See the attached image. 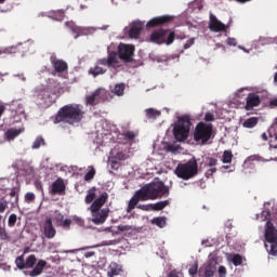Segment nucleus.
Instances as JSON below:
<instances>
[{
	"label": "nucleus",
	"instance_id": "6",
	"mask_svg": "<svg viewBox=\"0 0 277 277\" xmlns=\"http://www.w3.org/2000/svg\"><path fill=\"white\" fill-rule=\"evenodd\" d=\"M175 174L179 179L188 181L198 174V161L192 157L186 163H179L175 168Z\"/></svg>",
	"mask_w": 277,
	"mask_h": 277
},
{
	"label": "nucleus",
	"instance_id": "7",
	"mask_svg": "<svg viewBox=\"0 0 277 277\" xmlns=\"http://www.w3.org/2000/svg\"><path fill=\"white\" fill-rule=\"evenodd\" d=\"M190 118L189 116H182L179 118L173 127V135L177 142H185L190 132Z\"/></svg>",
	"mask_w": 277,
	"mask_h": 277
},
{
	"label": "nucleus",
	"instance_id": "39",
	"mask_svg": "<svg viewBox=\"0 0 277 277\" xmlns=\"http://www.w3.org/2000/svg\"><path fill=\"white\" fill-rule=\"evenodd\" d=\"M72 221L78 224V226H84L85 222L79 215H72Z\"/></svg>",
	"mask_w": 277,
	"mask_h": 277
},
{
	"label": "nucleus",
	"instance_id": "27",
	"mask_svg": "<svg viewBox=\"0 0 277 277\" xmlns=\"http://www.w3.org/2000/svg\"><path fill=\"white\" fill-rule=\"evenodd\" d=\"M168 205H170V200H160L159 202H154L151 209L154 211H162Z\"/></svg>",
	"mask_w": 277,
	"mask_h": 277
},
{
	"label": "nucleus",
	"instance_id": "34",
	"mask_svg": "<svg viewBox=\"0 0 277 277\" xmlns=\"http://www.w3.org/2000/svg\"><path fill=\"white\" fill-rule=\"evenodd\" d=\"M96 174V170L93 166L90 167V170L85 173L84 180L92 181Z\"/></svg>",
	"mask_w": 277,
	"mask_h": 277
},
{
	"label": "nucleus",
	"instance_id": "17",
	"mask_svg": "<svg viewBox=\"0 0 277 277\" xmlns=\"http://www.w3.org/2000/svg\"><path fill=\"white\" fill-rule=\"evenodd\" d=\"M66 192V185L64 183V179H56V181H54L52 183V186L50 187V194H52L53 196L55 195H64Z\"/></svg>",
	"mask_w": 277,
	"mask_h": 277
},
{
	"label": "nucleus",
	"instance_id": "38",
	"mask_svg": "<svg viewBox=\"0 0 277 277\" xmlns=\"http://www.w3.org/2000/svg\"><path fill=\"white\" fill-rule=\"evenodd\" d=\"M25 200L26 202H34V200H36V194H34V192H27L25 194Z\"/></svg>",
	"mask_w": 277,
	"mask_h": 277
},
{
	"label": "nucleus",
	"instance_id": "9",
	"mask_svg": "<svg viewBox=\"0 0 277 277\" xmlns=\"http://www.w3.org/2000/svg\"><path fill=\"white\" fill-rule=\"evenodd\" d=\"M264 237L271 243L269 254L277 255V228L271 220L266 222Z\"/></svg>",
	"mask_w": 277,
	"mask_h": 277
},
{
	"label": "nucleus",
	"instance_id": "45",
	"mask_svg": "<svg viewBox=\"0 0 277 277\" xmlns=\"http://www.w3.org/2000/svg\"><path fill=\"white\" fill-rule=\"evenodd\" d=\"M0 239H8V233L3 226H0Z\"/></svg>",
	"mask_w": 277,
	"mask_h": 277
},
{
	"label": "nucleus",
	"instance_id": "60",
	"mask_svg": "<svg viewBox=\"0 0 277 277\" xmlns=\"http://www.w3.org/2000/svg\"><path fill=\"white\" fill-rule=\"evenodd\" d=\"M271 148H277V144H275V146L271 144Z\"/></svg>",
	"mask_w": 277,
	"mask_h": 277
},
{
	"label": "nucleus",
	"instance_id": "37",
	"mask_svg": "<svg viewBox=\"0 0 277 277\" xmlns=\"http://www.w3.org/2000/svg\"><path fill=\"white\" fill-rule=\"evenodd\" d=\"M10 196H11L12 198H14L12 205H18V200H19V194H18V192H16V189H12V190L10 192Z\"/></svg>",
	"mask_w": 277,
	"mask_h": 277
},
{
	"label": "nucleus",
	"instance_id": "41",
	"mask_svg": "<svg viewBox=\"0 0 277 277\" xmlns=\"http://www.w3.org/2000/svg\"><path fill=\"white\" fill-rule=\"evenodd\" d=\"M123 137L124 140L129 141L135 140V133L134 131H127L126 133H123Z\"/></svg>",
	"mask_w": 277,
	"mask_h": 277
},
{
	"label": "nucleus",
	"instance_id": "3",
	"mask_svg": "<svg viewBox=\"0 0 277 277\" xmlns=\"http://www.w3.org/2000/svg\"><path fill=\"white\" fill-rule=\"evenodd\" d=\"M120 66L121 62L118 57V53L116 51H110L107 57L97 60L94 66L89 69V75H92V77H98L100 75H105L107 72V68H110V70H118Z\"/></svg>",
	"mask_w": 277,
	"mask_h": 277
},
{
	"label": "nucleus",
	"instance_id": "48",
	"mask_svg": "<svg viewBox=\"0 0 277 277\" xmlns=\"http://www.w3.org/2000/svg\"><path fill=\"white\" fill-rule=\"evenodd\" d=\"M227 44L229 47H237L238 42H237L236 38H228L227 39Z\"/></svg>",
	"mask_w": 277,
	"mask_h": 277
},
{
	"label": "nucleus",
	"instance_id": "5",
	"mask_svg": "<svg viewBox=\"0 0 277 277\" xmlns=\"http://www.w3.org/2000/svg\"><path fill=\"white\" fill-rule=\"evenodd\" d=\"M109 198L108 192H102L97 198L90 206V211L92 213V222L94 224H104L110 213L109 208L102 209L106 205Z\"/></svg>",
	"mask_w": 277,
	"mask_h": 277
},
{
	"label": "nucleus",
	"instance_id": "54",
	"mask_svg": "<svg viewBox=\"0 0 277 277\" xmlns=\"http://www.w3.org/2000/svg\"><path fill=\"white\" fill-rule=\"evenodd\" d=\"M271 107H277V98H273V101H271Z\"/></svg>",
	"mask_w": 277,
	"mask_h": 277
},
{
	"label": "nucleus",
	"instance_id": "12",
	"mask_svg": "<svg viewBox=\"0 0 277 277\" xmlns=\"http://www.w3.org/2000/svg\"><path fill=\"white\" fill-rule=\"evenodd\" d=\"M54 103H56V98L49 88L40 90L39 94H37V104L40 107L48 108L51 107V105Z\"/></svg>",
	"mask_w": 277,
	"mask_h": 277
},
{
	"label": "nucleus",
	"instance_id": "30",
	"mask_svg": "<svg viewBox=\"0 0 277 277\" xmlns=\"http://www.w3.org/2000/svg\"><path fill=\"white\" fill-rule=\"evenodd\" d=\"M126 90L124 83H117L113 90L114 94H117V96H123Z\"/></svg>",
	"mask_w": 277,
	"mask_h": 277
},
{
	"label": "nucleus",
	"instance_id": "53",
	"mask_svg": "<svg viewBox=\"0 0 277 277\" xmlns=\"http://www.w3.org/2000/svg\"><path fill=\"white\" fill-rule=\"evenodd\" d=\"M168 277H179V272H176V269H172L169 272Z\"/></svg>",
	"mask_w": 277,
	"mask_h": 277
},
{
	"label": "nucleus",
	"instance_id": "43",
	"mask_svg": "<svg viewBox=\"0 0 277 277\" xmlns=\"http://www.w3.org/2000/svg\"><path fill=\"white\" fill-rule=\"evenodd\" d=\"M205 120H206V123L213 122V120H215L214 114H212L211 111H208L205 116Z\"/></svg>",
	"mask_w": 277,
	"mask_h": 277
},
{
	"label": "nucleus",
	"instance_id": "55",
	"mask_svg": "<svg viewBox=\"0 0 277 277\" xmlns=\"http://www.w3.org/2000/svg\"><path fill=\"white\" fill-rule=\"evenodd\" d=\"M275 140H277V123L273 126Z\"/></svg>",
	"mask_w": 277,
	"mask_h": 277
},
{
	"label": "nucleus",
	"instance_id": "1",
	"mask_svg": "<svg viewBox=\"0 0 277 277\" xmlns=\"http://www.w3.org/2000/svg\"><path fill=\"white\" fill-rule=\"evenodd\" d=\"M169 194L170 189L168 185L163 183V181L157 180L151 181L150 183H146L145 185H143V187L135 192L132 198H130L129 205L127 207V212L131 213V211H133L136 206L138 207L140 200H157V198L169 196Z\"/></svg>",
	"mask_w": 277,
	"mask_h": 277
},
{
	"label": "nucleus",
	"instance_id": "35",
	"mask_svg": "<svg viewBox=\"0 0 277 277\" xmlns=\"http://www.w3.org/2000/svg\"><path fill=\"white\" fill-rule=\"evenodd\" d=\"M45 144V140L44 137H42L41 135H39L35 142L32 143V148H40V146Z\"/></svg>",
	"mask_w": 277,
	"mask_h": 277
},
{
	"label": "nucleus",
	"instance_id": "33",
	"mask_svg": "<svg viewBox=\"0 0 277 277\" xmlns=\"http://www.w3.org/2000/svg\"><path fill=\"white\" fill-rule=\"evenodd\" d=\"M233 157H234V155H233L232 150H224L223 163H232Z\"/></svg>",
	"mask_w": 277,
	"mask_h": 277
},
{
	"label": "nucleus",
	"instance_id": "36",
	"mask_svg": "<svg viewBox=\"0 0 277 277\" xmlns=\"http://www.w3.org/2000/svg\"><path fill=\"white\" fill-rule=\"evenodd\" d=\"M232 262L234 265H241L243 263V256L241 254H233Z\"/></svg>",
	"mask_w": 277,
	"mask_h": 277
},
{
	"label": "nucleus",
	"instance_id": "44",
	"mask_svg": "<svg viewBox=\"0 0 277 277\" xmlns=\"http://www.w3.org/2000/svg\"><path fill=\"white\" fill-rule=\"evenodd\" d=\"M8 200H2V202H0V213H4L5 209H8Z\"/></svg>",
	"mask_w": 277,
	"mask_h": 277
},
{
	"label": "nucleus",
	"instance_id": "24",
	"mask_svg": "<svg viewBox=\"0 0 277 277\" xmlns=\"http://www.w3.org/2000/svg\"><path fill=\"white\" fill-rule=\"evenodd\" d=\"M143 29H144L143 23H133L129 31L130 38H134V39L140 38V34H142Z\"/></svg>",
	"mask_w": 277,
	"mask_h": 277
},
{
	"label": "nucleus",
	"instance_id": "64",
	"mask_svg": "<svg viewBox=\"0 0 277 277\" xmlns=\"http://www.w3.org/2000/svg\"><path fill=\"white\" fill-rule=\"evenodd\" d=\"M275 81H277V72H275Z\"/></svg>",
	"mask_w": 277,
	"mask_h": 277
},
{
	"label": "nucleus",
	"instance_id": "25",
	"mask_svg": "<svg viewBox=\"0 0 277 277\" xmlns=\"http://www.w3.org/2000/svg\"><path fill=\"white\" fill-rule=\"evenodd\" d=\"M256 124H259L258 117L247 118V120H245L242 122V127H245V129H254V127H256Z\"/></svg>",
	"mask_w": 277,
	"mask_h": 277
},
{
	"label": "nucleus",
	"instance_id": "4",
	"mask_svg": "<svg viewBox=\"0 0 277 277\" xmlns=\"http://www.w3.org/2000/svg\"><path fill=\"white\" fill-rule=\"evenodd\" d=\"M84 118V111L82 105H65L58 109L54 122H67L68 124H76L81 122Z\"/></svg>",
	"mask_w": 277,
	"mask_h": 277
},
{
	"label": "nucleus",
	"instance_id": "13",
	"mask_svg": "<svg viewBox=\"0 0 277 277\" xmlns=\"http://www.w3.org/2000/svg\"><path fill=\"white\" fill-rule=\"evenodd\" d=\"M135 53V47L133 44H124L120 42L118 45V56L122 62L130 64L133 62V55Z\"/></svg>",
	"mask_w": 277,
	"mask_h": 277
},
{
	"label": "nucleus",
	"instance_id": "49",
	"mask_svg": "<svg viewBox=\"0 0 277 277\" xmlns=\"http://www.w3.org/2000/svg\"><path fill=\"white\" fill-rule=\"evenodd\" d=\"M193 44H195V38H190L189 40H187V42L184 44V49H190Z\"/></svg>",
	"mask_w": 277,
	"mask_h": 277
},
{
	"label": "nucleus",
	"instance_id": "19",
	"mask_svg": "<svg viewBox=\"0 0 277 277\" xmlns=\"http://www.w3.org/2000/svg\"><path fill=\"white\" fill-rule=\"evenodd\" d=\"M50 62L56 72H65L68 70V64L64 60H58L56 55L50 57Z\"/></svg>",
	"mask_w": 277,
	"mask_h": 277
},
{
	"label": "nucleus",
	"instance_id": "16",
	"mask_svg": "<svg viewBox=\"0 0 277 277\" xmlns=\"http://www.w3.org/2000/svg\"><path fill=\"white\" fill-rule=\"evenodd\" d=\"M42 228H43V235H45L48 239H53V237H55L57 233L55 226H53L52 217L45 219V222H43Z\"/></svg>",
	"mask_w": 277,
	"mask_h": 277
},
{
	"label": "nucleus",
	"instance_id": "21",
	"mask_svg": "<svg viewBox=\"0 0 277 277\" xmlns=\"http://www.w3.org/2000/svg\"><path fill=\"white\" fill-rule=\"evenodd\" d=\"M219 161L215 157H208L206 161V167H208V170L206 171L207 179H211L215 172H217V166Z\"/></svg>",
	"mask_w": 277,
	"mask_h": 277
},
{
	"label": "nucleus",
	"instance_id": "15",
	"mask_svg": "<svg viewBox=\"0 0 277 277\" xmlns=\"http://www.w3.org/2000/svg\"><path fill=\"white\" fill-rule=\"evenodd\" d=\"M262 98L256 92H250L246 98L245 109L251 111L254 107H260Z\"/></svg>",
	"mask_w": 277,
	"mask_h": 277
},
{
	"label": "nucleus",
	"instance_id": "46",
	"mask_svg": "<svg viewBox=\"0 0 277 277\" xmlns=\"http://www.w3.org/2000/svg\"><path fill=\"white\" fill-rule=\"evenodd\" d=\"M137 209H142L143 211H150V209H153V205H137Z\"/></svg>",
	"mask_w": 277,
	"mask_h": 277
},
{
	"label": "nucleus",
	"instance_id": "11",
	"mask_svg": "<svg viewBox=\"0 0 277 277\" xmlns=\"http://www.w3.org/2000/svg\"><path fill=\"white\" fill-rule=\"evenodd\" d=\"M109 98H113L110 92L108 90H105V88H98L92 94L85 97L87 105H97L102 101H109Z\"/></svg>",
	"mask_w": 277,
	"mask_h": 277
},
{
	"label": "nucleus",
	"instance_id": "23",
	"mask_svg": "<svg viewBox=\"0 0 277 277\" xmlns=\"http://www.w3.org/2000/svg\"><path fill=\"white\" fill-rule=\"evenodd\" d=\"M121 272H123V267H122V265H120V263H117L116 261H111L109 263L108 269H107L108 277L119 276V274H121Z\"/></svg>",
	"mask_w": 277,
	"mask_h": 277
},
{
	"label": "nucleus",
	"instance_id": "40",
	"mask_svg": "<svg viewBox=\"0 0 277 277\" xmlns=\"http://www.w3.org/2000/svg\"><path fill=\"white\" fill-rule=\"evenodd\" d=\"M16 222H17L16 213H11L9 217V226H15Z\"/></svg>",
	"mask_w": 277,
	"mask_h": 277
},
{
	"label": "nucleus",
	"instance_id": "59",
	"mask_svg": "<svg viewBox=\"0 0 277 277\" xmlns=\"http://www.w3.org/2000/svg\"><path fill=\"white\" fill-rule=\"evenodd\" d=\"M238 1V3H247L248 2V0H237Z\"/></svg>",
	"mask_w": 277,
	"mask_h": 277
},
{
	"label": "nucleus",
	"instance_id": "61",
	"mask_svg": "<svg viewBox=\"0 0 277 277\" xmlns=\"http://www.w3.org/2000/svg\"><path fill=\"white\" fill-rule=\"evenodd\" d=\"M0 12L5 13L9 12V10H0Z\"/></svg>",
	"mask_w": 277,
	"mask_h": 277
},
{
	"label": "nucleus",
	"instance_id": "10",
	"mask_svg": "<svg viewBox=\"0 0 277 277\" xmlns=\"http://www.w3.org/2000/svg\"><path fill=\"white\" fill-rule=\"evenodd\" d=\"M150 40L157 44H172L175 40V34L169 29H158L157 31H153Z\"/></svg>",
	"mask_w": 277,
	"mask_h": 277
},
{
	"label": "nucleus",
	"instance_id": "63",
	"mask_svg": "<svg viewBox=\"0 0 277 277\" xmlns=\"http://www.w3.org/2000/svg\"><path fill=\"white\" fill-rule=\"evenodd\" d=\"M5 3V0H0V4Z\"/></svg>",
	"mask_w": 277,
	"mask_h": 277
},
{
	"label": "nucleus",
	"instance_id": "51",
	"mask_svg": "<svg viewBox=\"0 0 277 277\" xmlns=\"http://www.w3.org/2000/svg\"><path fill=\"white\" fill-rule=\"evenodd\" d=\"M226 272H227V269H226L225 265H220V267H219L220 276H225Z\"/></svg>",
	"mask_w": 277,
	"mask_h": 277
},
{
	"label": "nucleus",
	"instance_id": "26",
	"mask_svg": "<svg viewBox=\"0 0 277 277\" xmlns=\"http://www.w3.org/2000/svg\"><path fill=\"white\" fill-rule=\"evenodd\" d=\"M94 200H96V187H91L90 189H88L85 202L87 205H93Z\"/></svg>",
	"mask_w": 277,
	"mask_h": 277
},
{
	"label": "nucleus",
	"instance_id": "57",
	"mask_svg": "<svg viewBox=\"0 0 277 277\" xmlns=\"http://www.w3.org/2000/svg\"><path fill=\"white\" fill-rule=\"evenodd\" d=\"M262 140H264V141H267V140H268L267 133H262Z\"/></svg>",
	"mask_w": 277,
	"mask_h": 277
},
{
	"label": "nucleus",
	"instance_id": "56",
	"mask_svg": "<svg viewBox=\"0 0 277 277\" xmlns=\"http://www.w3.org/2000/svg\"><path fill=\"white\" fill-rule=\"evenodd\" d=\"M4 111H5L4 105H0V118L4 114Z\"/></svg>",
	"mask_w": 277,
	"mask_h": 277
},
{
	"label": "nucleus",
	"instance_id": "62",
	"mask_svg": "<svg viewBox=\"0 0 277 277\" xmlns=\"http://www.w3.org/2000/svg\"><path fill=\"white\" fill-rule=\"evenodd\" d=\"M223 168H225V170H227L229 168V166H223Z\"/></svg>",
	"mask_w": 277,
	"mask_h": 277
},
{
	"label": "nucleus",
	"instance_id": "28",
	"mask_svg": "<svg viewBox=\"0 0 277 277\" xmlns=\"http://www.w3.org/2000/svg\"><path fill=\"white\" fill-rule=\"evenodd\" d=\"M17 53V47H0V55H11Z\"/></svg>",
	"mask_w": 277,
	"mask_h": 277
},
{
	"label": "nucleus",
	"instance_id": "32",
	"mask_svg": "<svg viewBox=\"0 0 277 277\" xmlns=\"http://www.w3.org/2000/svg\"><path fill=\"white\" fill-rule=\"evenodd\" d=\"M146 116L147 118H159V116H161V111L157 110V109H153V108H149V109H146Z\"/></svg>",
	"mask_w": 277,
	"mask_h": 277
},
{
	"label": "nucleus",
	"instance_id": "29",
	"mask_svg": "<svg viewBox=\"0 0 277 277\" xmlns=\"http://www.w3.org/2000/svg\"><path fill=\"white\" fill-rule=\"evenodd\" d=\"M22 130L21 129H9L5 133L8 140H15L17 135H21Z\"/></svg>",
	"mask_w": 277,
	"mask_h": 277
},
{
	"label": "nucleus",
	"instance_id": "2",
	"mask_svg": "<svg viewBox=\"0 0 277 277\" xmlns=\"http://www.w3.org/2000/svg\"><path fill=\"white\" fill-rule=\"evenodd\" d=\"M37 261L38 259L36 254H29L26 260L24 254H21L16 258L15 264L17 265L18 269H29L28 272H25V274L36 277L40 276L44 267L48 265V261H45V259H39V261Z\"/></svg>",
	"mask_w": 277,
	"mask_h": 277
},
{
	"label": "nucleus",
	"instance_id": "8",
	"mask_svg": "<svg viewBox=\"0 0 277 277\" xmlns=\"http://www.w3.org/2000/svg\"><path fill=\"white\" fill-rule=\"evenodd\" d=\"M213 135V124L207 122H198L194 131V140L198 144L205 145L211 140Z\"/></svg>",
	"mask_w": 277,
	"mask_h": 277
},
{
	"label": "nucleus",
	"instance_id": "14",
	"mask_svg": "<svg viewBox=\"0 0 277 277\" xmlns=\"http://www.w3.org/2000/svg\"><path fill=\"white\" fill-rule=\"evenodd\" d=\"M217 269V261L216 259H209L207 263L201 265L199 268V277H215Z\"/></svg>",
	"mask_w": 277,
	"mask_h": 277
},
{
	"label": "nucleus",
	"instance_id": "31",
	"mask_svg": "<svg viewBox=\"0 0 277 277\" xmlns=\"http://www.w3.org/2000/svg\"><path fill=\"white\" fill-rule=\"evenodd\" d=\"M151 223L153 224H156L157 226H159L160 228H163L164 226H166V224H167V217H164V216H159V217H154L153 220H151Z\"/></svg>",
	"mask_w": 277,
	"mask_h": 277
},
{
	"label": "nucleus",
	"instance_id": "58",
	"mask_svg": "<svg viewBox=\"0 0 277 277\" xmlns=\"http://www.w3.org/2000/svg\"><path fill=\"white\" fill-rule=\"evenodd\" d=\"M169 150H171L172 153H174V150H176L175 146H169Z\"/></svg>",
	"mask_w": 277,
	"mask_h": 277
},
{
	"label": "nucleus",
	"instance_id": "20",
	"mask_svg": "<svg viewBox=\"0 0 277 277\" xmlns=\"http://www.w3.org/2000/svg\"><path fill=\"white\" fill-rule=\"evenodd\" d=\"M172 21H174V16H157L156 18H151V21L147 23V27L151 28L158 27L159 25H167L168 23H172Z\"/></svg>",
	"mask_w": 277,
	"mask_h": 277
},
{
	"label": "nucleus",
	"instance_id": "18",
	"mask_svg": "<svg viewBox=\"0 0 277 277\" xmlns=\"http://www.w3.org/2000/svg\"><path fill=\"white\" fill-rule=\"evenodd\" d=\"M54 221L56 222V226H63L66 230H69L72 224V220L66 217L64 213L61 211H55Z\"/></svg>",
	"mask_w": 277,
	"mask_h": 277
},
{
	"label": "nucleus",
	"instance_id": "52",
	"mask_svg": "<svg viewBox=\"0 0 277 277\" xmlns=\"http://www.w3.org/2000/svg\"><path fill=\"white\" fill-rule=\"evenodd\" d=\"M35 187H37V189H39V192L43 190V185H42L41 181H35Z\"/></svg>",
	"mask_w": 277,
	"mask_h": 277
},
{
	"label": "nucleus",
	"instance_id": "22",
	"mask_svg": "<svg viewBox=\"0 0 277 277\" xmlns=\"http://www.w3.org/2000/svg\"><path fill=\"white\" fill-rule=\"evenodd\" d=\"M211 31L220 32V31H226L227 27L224 25V23H221L214 14L210 15V25H209Z\"/></svg>",
	"mask_w": 277,
	"mask_h": 277
},
{
	"label": "nucleus",
	"instance_id": "47",
	"mask_svg": "<svg viewBox=\"0 0 277 277\" xmlns=\"http://www.w3.org/2000/svg\"><path fill=\"white\" fill-rule=\"evenodd\" d=\"M132 226L130 224H121L120 226H118L119 230H131Z\"/></svg>",
	"mask_w": 277,
	"mask_h": 277
},
{
	"label": "nucleus",
	"instance_id": "50",
	"mask_svg": "<svg viewBox=\"0 0 277 277\" xmlns=\"http://www.w3.org/2000/svg\"><path fill=\"white\" fill-rule=\"evenodd\" d=\"M116 159H119L120 161H124L127 159V155H124V153H117Z\"/></svg>",
	"mask_w": 277,
	"mask_h": 277
},
{
	"label": "nucleus",
	"instance_id": "42",
	"mask_svg": "<svg viewBox=\"0 0 277 277\" xmlns=\"http://www.w3.org/2000/svg\"><path fill=\"white\" fill-rule=\"evenodd\" d=\"M188 272L190 276H195L198 272V263H194L193 265H190Z\"/></svg>",
	"mask_w": 277,
	"mask_h": 277
}]
</instances>
